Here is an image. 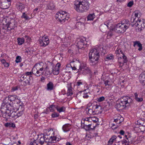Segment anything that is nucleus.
<instances>
[{"instance_id":"obj_46","label":"nucleus","mask_w":145,"mask_h":145,"mask_svg":"<svg viewBox=\"0 0 145 145\" xmlns=\"http://www.w3.org/2000/svg\"><path fill=\"white\" fill-rule=\"evenodd\" d=\"M122 57L123 61L124 63H125L127 61V57L125 56L124 54H123L122 56H121Z\"/></svg>"},{"instance_id":"obj_54","label":"nucleus","mask_w":145,"mask_h":145,"mask_svg":"<svg viewBox=\"0 0 145 145\" xmlns=\"http://www.w3.org/2000/svg\"><path fill=\"white\" fill-rule=\"evenodd\" d=\"M116 53L117 55H119L120 54V53L122 55L123 53L122 51L120 49H117L116 51Z\"/></svg>"},{"instance_id":"obj_38","label":"nucleus","mask_w":145,"mask_h":145,"mask_svg":"<svg viewBox=\"0 0 145 145\" xmlns=\"http://www.w3.org/2000/svg\"><path fill=\"white\" fill-rule=\"evenodd\" d=\"M17 40L18 44L19 45H22L24 42V39L23 38H18Z\"/></svg>"},{"instance_id":"obj_15","label":"nucleus","mask_w":145,"mask_h":145,"mask_svg":"<svg viewBox=\"0 0 145 145\" xmlns=\"http://www.w3.org/2000/svg\"><path fill=\"white\" fill-rule=\"evenodd\" d=\"M61 65L59 63H57L54 69L53 68L51 70V73L53 72L54 75H57L59 73V70L60 68Z\"/></svg>"},{"instance_id":"obj_33","label":"nucleus","mask_w":145,"mask_h":145,"mask_svg":"<svg viewBox=\"0 0 145 145\" xmlns=\"http://www.w3.org/2000/svg\"><path fill=\"white\" fill-rule=\"evenodd\" d=\"M94 13L92 14H89L87 17L88 20H93L95 18Z\"/></svg>"},{"instance_id":"obj_61","label":"nucleus","mask_w":145,"mask_h":145,"mask_svg":"<svg viewBox=\"0 0 145 145\" xmlns=\"http://www.w3.org/2000/svg\"><path fill=\"white\" fill-rule=\"evenodd\" d=\"M91 119L95 123H96L98 121V118L95 117H93Z\"/></svg>"},{"instance_id":"obj_6","label":"nucleus","mask_w":145,"mask_h":145,"mask_svg":"<svg viewBox=\"0 0 145 145\" xmlns=\"http://www.w3.org/2000/svg\"><path fill=\"white\" fill-rule=\"evenodd\" d=\"M76 46L77 47L78 51L76 52V54L81 53L82 52V49L86 47L87 46V42L86 40L82 39H78L77 40Z\"/></svg>"},{"instance_id":"obj_1","label":"nucleus","mask_w":145,"mask_h":145,"mask_svg":"<svg viewBox=\"0 0 145 145\" xmlns=\"http://www.w3.org/2000/svg\"><path fill=\"white\" fill-rule=\"evenodd\" d=\"M52 132V134H53V136H50V135H43V137H41L39 138V137H38L37 139L34 140L33 142H31L30 144L32 145H35L36 144V145H37L38 143L42 145L45 142L48 143V144H50V143H54L56 142V140L57 138L56 137L54 136V132Z\"/></svg>"},{"instance_id":"obj_48","label":"nucleus","mask_w":145,"mask_h":145,"mask_svg":"<svg viewBox=\"0 0 145 145\" xmlns=\"http://www.w3.org/2000/svg\"><path fill=\"white\" fill-rule=\"evenodd\" d=\"M104 24L107 26L108 28L109 27H111V25L112 24L111 22H110L109 21H108L105 22Z\"/></svg>"},{"instance_id":"obj_52","label":"nucleus","mask_w":145,"mask_h":145,"mask_svg":"<svg viewBox=\"0 0 145 145\" xmlns=\"http://www.w3.org/2000/svg\"><path fill=\"white\" fill-rule=\"evenodd\" d=\"M105 99V98L103 96H102L97 99V101L99 102H101Z\"/></svg>"},{"instance_id":"obj_9","label":"nucleus","mask_w":145,"mask_h":145,"mask_svg":"<svg viewBox=\"0 0 145 145\" xmlns=\"http://www.w3.org/2000/svg\"><path fill=\"white\" fill-rule=\"evenodd\" d=\"M67 15V13L66 12L61 10L57 13L56 15H57L58 16L56 17L58 18L61 22H62L63 21L65 22L66 20H68L69 18Z\"/></svg>"},{"instance_id":"obj_60","label":"nucleus","mask_w":145,"mask_h":145,"mask_svg":"<svg viewBox=\"0 0 145 145\" xmlns=\"http://www.w3.org/2000/svg\"><path fill=\"white\" fill-rule=\"evenodd\" d=\"M36 69H36V68L35 67H34L33 68L31 71L32 74L35 75L36 74Z\"/></svg>"},{"instance_id":"obj_32","label":"nucleus","mask_w":145,"mask_h":145,"mask_svg":"<svg viewBox=\"0 0 145 145\" xmlns=\"http://www.w3.org/2000/svg\"><path fill=\"white\" fill-rule=\"evenodd\" d=\"M5 126L7 127H15V125L14 123L12 122H7L5 124Z\"/></svg>"},{"instance_id":"obj_27","label":"nucleus","mask_w":145,"mask_h":145,"mask_svg":"<svg viewBox=\"0 0 145 145\" xmlns=\"http://www.w3.org/2000/svg\"><path fill=\"white\" fill-rule=\"evenodd\" d=\"M10 1L11 0H5V2L3 3V5L5 6V8H3V9H7L10 5Z\"/></svg>"},{"instance_id":"obj_22","label":"nucleus","mask_w":145,"mask_h":145,"mask_svg":"<svg viewBox=\"0 0 145 145\" xmlns=\"http://www.w3.org/2000/svg\"><path fill=\"white\" fill-rule=\"evenodd\" d=\"M0 21L2 24L5 25L6 27L8 24V22L9 21V20L8 19H7L5 18H2L0 19Z\"/></svg>"},{"instance_id":"obj_50","label":"nucleus","mask_w":145,"mask_h":145,"mask_svg":"<svg viewBox=\"0 0 145 145\" xmlns=\"http://www.w3.org/2000/svg\"><path fill=\"white\" fill-rule=\"evenodd\" d=\"M21 60L22 59L21 57L20 56H18L16 57L15 61L16 63H18L21 62Z\"/></svg>"},{"instance_id":"obj_18","label":"nucleus","mask_w":145,"mask_h":145,"mask_svg":"<svg viewBox=\"0 0 145 145\" xmlns=\"http://www.w3.org/2000/svg\"><path fill=\"white\" fill-rule=\"evenodd\" d=\"M16 8L18 9H24L25 8H27V5L20 2L17 3L16 5Z\"/></svg>"},{"instance_id":"obj_63","label":"nucleus","mask_w":145,"mask_h":145,"mask_svg":"<svg viewBox=\"0 0 145 145\" xmlns=\"http://www.w3.org/2000/svg\"><path fill=\"white\" fill-rule=\"evenodd\" d=\"M32 72H26L24 74H23V75H26L27 76H28L30 77L31 76V75L32 74Z\"/></svg>"},{"instance_id":"obj_35","label":"nucleus","mask_w":145,"mask_h":145,"mask_svg":"<svg viewBox=\"0 0 145 145\" xmlns=\"http://www.w3.org/2000/svg\"><path fill=\"white\" fill-rule=\"evenodd\" d=\"M125 137L127 140H125L121 141L122 145H128L129 143H131V141H129L128 138H127V136L125 135Z\"/></svg>"},{"instance_id":"obj_11","label":"nucleus","mask_w":145,"mask_h":145,"mask_svg":"<svg viewBox=\"0 0 145 145\" xmlns=\"http://www.w3.org/2000/svg\"><path fill=\"white\" fill-rule=\"evenodd\" d=\"M132 101V99L130 97L127 96H123L121 97L120 99V101L127 106H128Z\"/></svg>"},{"instance_id":"obj_64","label":"nucleus","mask_w":145,"mask_h":145,"mask_svg":"<svg viewBox=\"0 0 145 145\" xmlns=\"http://www.w3.org/2000/svg\"><path fill=\"white\" fill-rule=\"evenodd\" d=\"M18 86L13 87L12 89V91H14L16 90H18Z\"/></svg>"},{"instance_id":"obj_29","label":"nucleus","mask_w":145,"mask_h":145,"mask_svg":"<svg viewBox=\"0 0 145 145\" xmlns=\"http://www.w3.org/2000/svg\"><path fill=\"white\" fill-rule=\"evenodd\" d=\"M100 29L101 31L103 32H105L108 28L107 26L105 24H102L100 27Z\"/></svg>"},{"instance_id":"obj_30","label":"nucleus","mask_w":145,"mask_h":145,"mask_svg":"<svg viewBox=\"0 0 145 145\" xmlns=\"http://www.w3.org/2000/svg\"><path fill=\"white\" fill-rule=\"evenodd\" d=\"M134 46L137 45L139 47L138 50L139 51H141L142 49V46L141 43L139 41H136L134 42Z\"/></svg>"},{"instance_id":"obj_3","label":"nucleus","mask_w":145,"mask_h":145,"mask_svg":"<svg viewBox=\"0 0 145 145\" xmlns=\"http://www.w3.org/2000/svg\"><path fill=\"white\" fill-rule=\"evenodd\" d=\"M74 4L76 9H88L89 3L88 0H76Z\"/></svg>"},{"instance_id":"obj_55","label":"nucleus","mask_w":145,"mask_h":145,"mask_svg":"<svg viewBox=\"0 0 145 145\" xmlns=\"http://www.w3.org/2000/svg\"><path fill=\"white\" fill-rule=\"evenodd\" d=\"M101 106L97 105H95V109L96 110V111H99V110H101Z\"/></svg>"},{"instance_id":"obj_57","label":"nucleus","mask_w":145,"mask_h":145,"mask_svg":"<svg viewBox=\"0 0 145 145\" xmlns=\"http://www.w3.org/2000/svg\"><path fill=\"white\" fill-rule=\"evenodd\" d=\"M41 74H42V73L40 72L39 70L36 69V74L35 75L36 76H39Z\"/></svg>"},{"instance_id":"obj_25","label":"nucleus","mask_w":145,"mask_h":145,"mask_svg":"<svg viewBox=\"0 0 145 145\" xmlns=\"http://www.w3.org/2000/svg\"><path fill=\"white\" fill-rule=\"evenodd\" d=\"M134 99L136 101L138 102H141L143 101L142 98L138 97V94L137 93H134Z\"/></svg>"},{"instance_id":"obj_40","label":"nucleus","mask_w":145,"mask_h":145,"mask_svg":"<svg viewBox=\"0 0 145 145\" xmlns=\"http://www.w3.org/2000/svg\"><path fill=\"white\" fill-rule=\"evenodd\" d=\"M10 110V119L11 118H14L16 116V112L15 111H12L11 110Z\"/></svg>"},{"instance_id":"obj_43","label":"nucleus","mask_w":145,"mask_h":145,"mask_svg":"<svg viewBox=\"0 0 145 145\" xmlns=\"http://www.w3.org/2000/svg\"><path fill=\"white\" fill-rule=\"evenodd\" d=\"M134 13H135V15L136 18H139L140 16L141 13L138 10L135 11L134 12Z\"/></svg>"},{"instance_id":"obj_2","label":"nucleus","mask_w":145,"mask_h":145,"mask_svg":"<svg viewBox=\"0 0 145 145\" xmlns=\"http://www.w3.org/2000/svg\"><path fill=\"white\" fill-rule=\"evenodd\" d=\"M99 47L92 49L89 53V57L92 65H94L98 63L99 57V52L101 49Z\"/></svg>"},{"instance_id":"obj_13","label":"nucleus","mask_w":145,"mask_h":145,"mask_svg":"<svg viewBox=\"0 0 145 145\" xmlns=\"http://www.w3.org/2000/svg\"><path fill=\"white\" fill-rule=\"evenodd\" d=\"M49 42V39L47 36L42 37L41 39L39 41V43L42 46L45 47L48 45Z\"/></svg>"},{"instance_id":"obj_53","label":"nucleus","mask_w":145,"mask_h":145,"mask_svg":"<svg viewBox=\"0 0 145 145\" xmlns=\"http://www.w3.org/2000/svg\"><path fill=\"white\" fill-rule=\"evenodd\" d=\"M89 93H84V95L83 97L84 98L87 99L89 97V95H90Z\"/></svg>"},{"instance_id":"obj_31","label":"nucleus","mask_w":145,"mask_h":145,"mask_svg":"<svg viewBox=\"0 0 145 145\" xmlns=\"http://www.w3.org/2000/svg\"><path fill=\"white\" fill-rule=\"evenodd\" d=\"M137 125H139V126H141L145 127V121H142V120H138L137 123H136Z\"/></svg>"},{"instance_id":"obj_10","label":"nucleus","mask_w":145,"mask_h":145,"mask_svg":"<svg viewBox=\"0 0 145 145\" xmlns=\"http://www.w3.org/2000/svg\"><path fill=\"white\" fill-rule=\"evenodd\" d=\"M17 96L15 95H9L8 97H6L5 99L3 101L2 104H5L7 105V106L12 107V106L9 102H8V100H9L11 102L15 100L16 99H18Z\"/></svg>"},{"instance_id":"obj_59","label":"nucleus","mask_w":145,"mask_h":145,"mask_svg":"<svg viewBox=\"0 0 145 145\" xmlns=\"http://www.w3.org/2000/svg\"><path fill=\"white\" fill-rule=\"evenodd\" d=\"M133 1H131L128 3L127 6L128 7H131L133 5Z\"/></svg>"},{"instance_id":"obj_58","label":"nucleus","mask_w":145,"mask_h":145,"mask_svg":"<svg viewBox=\"0 0 145 145\" xmlns=\"http://www.w3.org/2000/svg\"><path fill=\"white\" fill-rule=\"evenodd\" d=\"M120 117V118H121V115H119V116H118V118L114 119V121L116 122H118V123H120L121 121H120V119H119Z\"/></svg>"},{"instance_id":"obj_62","label":"nucleus","mask_w":145,"mask_h":145,"mask_svg":"<svg viewBox=\"0 0 145 145\" xmlns=\"http://www.w3.org/2000/svg\"><path fill=\"white\" fill-rule=\"evenodd\" d=\"M25 38L27 40V42H29L31 40L30 37L29 36L27 35H25Z\"/></svg>"},{"instance_id":"obj_21","label":"nucleus","mask_w":145,"mask_h":145,"mask_svg":"<svg viewBox=\"0 0 145 145\" xmlns=\"http://www.w3.org/2000/svg\"><path fill=\"white\" fill-rule=\"evenodd\" d=\"M68 90L67 92V95L68 96H71L73 94L72 88L71 84L68 85Z\"/></svg>"},{"instance_id":"obj_8","label":"nucleus","mask_w":145,"mask_h":145,"mask_svg":"<svg viewBox=\"0 0 145 145\" xmlns=\"http://www.w3.org/2000/svg\"><path fill=\"white\" fill-rule=\"evenodd\" d=\"M128 26L124 25L120 23L116 24L114 28L113 29L115 32L119 33H124L128 28Z\"/></svg>"},{"instance_id":"obj_12","label":"nucleus","mask_w":145,"mask_h":145,"mask_svg":"<svg viewBox=\"0 0 145 145\" xmlns=\"http://www.w3.org/2000/svg\"><path fill=\"white\" fill-rule=\"evenodd\" d=\"M6 27V29L7 30L11 31L13 29L15 30V28L16 27V26L15 24V20H12L10 22L9 21Z\"/></svg>"},{"instance_id":"obj_49","label":"nucleus","mask_w":145,"mask_h":145,"mask_svg":"<svg viewBox=\"0 0 145 145\" xmlns=\"http://www.w3.org/2000/svg\"><path fill=\"white\" fill-rule=\"evenodd\" d=\"M85 67H87L86 64L84 63L81 64V66L80 67V71H82V70H84Z\"/></svg>"},{"instance_id":"obj_16","label":"nucleus","mask_w":145,"mask_h":145,"mask_svg":"<svg viewBox=\"0 0 145 145\" xmlns=\"http://www.w3.org/2000/svg\"><path fill=\"white\" fill-rule=\"evenodd\" d=\"M53 68V65L52 63L48 61L46 67L44 69V71L46 72H48L49 74L51 73V70Z\"/></svg>"},{"instance_id":"obj_5","label":"nucleus","mask_w":145,"mask_h":145,"mask_svg":"<svg viewBox=\"0 0 145 145\" xmlns=\"http://www.w3.org/2000/svg\"><path fill=\"white\" fill-rule=\"evenodd\" d=\"M131 25L132 27L135 26L137 27L140 30L144 29L145 27V23L144 21H141L140 20H138V18H135L132 19L131 20Z\"/></svg>"},{"instance_id":"obj_42","label":"nucleus","mask_w":145,"mask_h":145,"mask_svg":"<svg viewBox=\"0 0 145 145\" xmlns=\"http://www.w3.org/2000/svg\"><path fill=\"white\" fill-rule=\"evenodd\" d=\"M21 106V108H22V109L21 111L18 112L17 113H16V116L18 117H19L22 115L23 113V110H24V108L22 107V106Z\"/></svg>"},{"instance_id":"obj_24","label":"nucleus","mask_w":145,"mask_h":145,"mask_svg":"<svg viewBox=\"0 0 145 145\" xmlns=\"http://www.w3.org/2000/svg\"><path fill=\"white\" fill-rule=\"evenodd\" d=\"M86 114L89 116L92 115H93L96 113L95 112V111H93L92 109L89 108H86Z\"/></svg>"},{"instance_id":"obj_36","label":"nucleus","mask_w":145,"mask_h":145,"mask_svg":"<svg viewBox=\"0 0 145 145\" xmlns=\"http://www.w3.org/2000/svg\"><path fill=\"white\" fill-rule=\"evenodd\" d=\"M122 25L123 24L124 25H127L128 26V28H129V21L127 20H124L121 21V23H120Z\"/></svg>"},{"instance_id":"obj_41","label":"nucleus","mask_w":145,"mask_h":145,"mask_svg":"<svg viewBox=\"0 0 145 145\" xmlns=\"http://www.w3.org/2000/svg\"><path fill=\"white\" fill-rule=\"evenodd\" d=\"M114 30L113 29L111 30H110L107 34V38L108 39L110 38L113 35V31Z\"/></svg>"},{"instance_id":"obj_47","label":"nucleus","mask_w":145,"mask_h":145,"mask_svg":"<svg viewBox=\"0 0 145 145\" xmlns=\"http://www.w3.org/2000/svg\"><path fill=\"white\" fill-rule=\"evenodd\" d=\"M84 70H82L83 71H85L87 74H88L90 73V70L89 67H85Z\"/></svg>"},{"instance_id":"obj_51","label":"nucleus","mask_w":145,"mask_h":145,"mask_svg":"<svg viewBox=\"0 0 145 145\" xmlns=\"http://www.w3.org/2000/svg\"><path fill=\"white\" fill-rule=\"evenodd\" d=\"M21 18H24L26 20H27L29 18V17L27 16L25 12H24L23 13V14L21 16Z\"/></svg>"},{"instance_id":"obj_28","label":"nucleus","mask_w":145,"mask_h":145,"mask_svg":"<svg viewBox=\"0 0 145 145\" xmlns=\"http://www.w3.org/2000/svg\"><path fill=\"white\" fill-rule=\"evenodd\" d=\"M117 138L116 136L114 135L110 139V140L108 142V145H111L113 143V141H117Z\"/></svg>"},{"instance_id":"obj_26","label":"nucleus","mask_w":145,"mask_h":145,"mask_svg":"<svg viewBox=\"0 0 145 145\" xmlns=\"http://www.w3.org/2000/svg\"><path fill=\"white\" fill-rule=\"evenodd\" d=\"M54 84L51 82H50L47 84L46 89L48 90L51 91L53 89Z\"/></svg>"},{"instance_id":"obj_39","label":"nucleus","mask_w":145,"mask_h":145,"mask_svg":"<svg viewBox=\"0 0 145 145\" xmlns=\"http://www.w3.org/2000/svg\"><path fill=\"white\" fill-rule=\"evenodd\" d=\"M56 110L57 111L59 112H64L65 110V108L64 106H63L61 107L58 106L57 105Z\"/></svg>"},{"instance_id":"obj_19","label":"nucleus","mask_w":145,"mask_h":145,"mask_svg":"<svg viewBox=\"0 0 145 145\" xmlns=\"http://www.w3.org/2000/svg\"><path fill=\"white\" fill-rule=\"evenodd\" d=\"M140 83L143 86H145V74H140L139 76Z\"/></svg>"},{"instance_id":"obj_4","label":"nucleus","mask_w":145,"mask_h":145,"mask_svg":"<svg viewBox=\"0 0 145 145\" xmlns=\"http://www.w3.org/2000/svg\"><path fill=\"white\" fill-rule=\"evenodd\" d=\"M11 107L7 106V105L2 104L1 108V111L2 116L5 119L6 121H7L8 119H10V109L11 110Z\"/></svg>"},{"instance_id":"obj_37","label":"nucleus","mask_w":145,"mask_h":145,"mask_svg":"<svg viewBox=\"0 0 145 145\" xmlns=\"http://www.w3.org/2000/svg\"><path fill=\"white\" fill-rule=\"evenodd\" d=\"M57 105H51L49 107H48L51 112H53L55 109H56Z\"/></svg>"},{"instance_id":"obj_44","label":"nucleus","mask_w":145,"mask_h":145,"mask_svg":"<svg viewBox=\"0 0 145 145\" xmlns=\"http://www.w3.org/2000/svg\"><path fill=\"white\" fill-rule=\"evenodd\" d=\"M122 60L123 59L121 57H119L118 61L119 63H120V66L121 67L123 66L124 63Z\"/></svg>"},{"instance_id":"obj_45","label":"nucleus","mask_w":145,"mask_h":145,"mask_svg":"<svg viewBox=\"0 0 145 145\" xmlns=\"http://www.w3.org/2000/svg\"><path fill=\"white\" fill-rule=\"evenodd\" d=\"M113 55L112 54H109L106 56V60L112 59H113Z\"/></svg>"},{"instance_id":"obj_23","label":"nucleus","mask_w":145,"mask_h":145,"mask_svg":"<svg viewBox=\"0 0 145 145\" xmlns=\"http://www.w3.org/2000/svg\"><path fill=\"white\" fill-rule=\"evenodd\" d=\"M71 125L69 124H66L64 125L62 127L63 131L65 132L69 131L71 129Z\"/></svg>"},{"instance_id":"obj_34","label":"nucleus","mask_w":145,"mask_h":145,"mask_svg":"<svg viewBox=\"0 0 145 145\" xmlns=\"http://www.w3.org/2000/svg\"><path fill=\"white\" fill-rule=\"evenodd\" d=\"M55 7L54 4L52 2L48 3L47 5L48 9H53Z\"/></svg>"},{"instance_id":"obj_17","label":"nucleus","mask_w":145,"mask_h":145,"mask_svg":"<svg viewBox=\"0 0 145 145\" xmlns=\"http://www.w3.org/2000/svg\"><path fill=\"white\" fill-rule=\"evenodd\" d=\"M118 102L115 105V107L118 110H122L126 107L127 106L123 104L121 101Z\"/></svg>"},{"instance_id":"obj_14","label":"nucleus","mask_w":145,"mask_h":145,"mask_svg":"<svg viewBox=\"0 0 145 145\" xmlns=\"http://www.w3.org/2000/svg\"><path fill=\"white\" fill-rule=\"evenodd\" d=\"M85 119L86 120V121H84V125H82V126L86 131L94 130L97 124H96L95 126H93V128H91V124L87 125L86 123L87 122L88 120V118L87 119V120H86V119Z\"/></svg>"},{"instance_id":"obj_7","label":"nucleus","mask_w":145,"mask_h":145,"mask_svg":"<svg viewBox=\"0 0 145 145\" xmlns=\"http://www.w3.org/2000/svg\"><path fill=\"white\" fill-rule=\"evenodd\" d=\"M19 81L23 82V85L24 86L27 85H30L33 83V79L32 76L30 77L26 75H22Z\"/></svg>"},{"instance_id":"obj_20","label":"nucleus","mask_w":145,"mask_h":145,"mask_svg":"<svg viewBox=\"0 0 145 145\" xmlns=\"http://www.w3.org/2000/svg\"><path fill=\"white\" fill-rule=\"evenodd\" d=\"M71 63L73 64L75 68H76L78 70V71L80 72V67L81 66V63L78 61H74L71 62Z\"/></svg>"},{"instance_id":"obj_56","label":"nucleus","mask_w":145,"mask_h":145,"mask_svg":"<svg viewBox=\"0 0 145 145\" xmlns=\"http://www.w3.org/2000/svg\"><path fill=\"white\" fill-rule=\"evenodd\" d=\"M52 118H55L58 117L59 114L56 112H54L51 115Z\"/></svg>"}]
</instances>
